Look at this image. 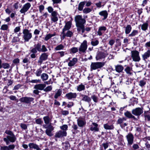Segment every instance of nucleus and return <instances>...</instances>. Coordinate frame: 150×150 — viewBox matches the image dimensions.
<instances>
[{
    "label": "nucleus",
    "mask_w": 150,
    "mask_h": 150,
    "mask_svg": "<svg viewBox=\"0 0 150 150\" xmlns=\"http://www.w3.org/2000/svg\"><path fill=\"white\" fill-rule=\"evenodd\" d=\"M92 124V125H91V127L90 128V130L92 131H98L99 130V129L98 127V124L95 122H93Z\"/></svg>",
    "instance_id": "nucleus-20"
},
{
    "label": "nucleus",
    "mask_w": 150,
    "mask_h": 150,
    "mask_svg": "<svg viewBox=\"0 0 150 150\" xmlns=\"http://www.w3.org/2000/svg\"><path fill=\"white\" fill-rule=\"evenodd\" d=\"M101 3V2L99 1L98 3H96L95 4V5L97 8H100L102 6H104V5H102Z\"/></svg>",
    "instance_id": "nucleus-61"
},
{
    "label": "nucleus",
    "mask_w": 150,
    "mask_h": 150,
    "mask_svg": "<svg viewBox=\"0 0 150 150\" xmlns=\"http://www.w3.org/2000/svg\"><path fill=\"white\" fill-rule=\"evenodd\" d=\"M116 94L121 98L124 99L125 98V95L124 92H121L119 91L116 93Z\"/></svg>",
    "instance_id": "nucleus-28"
},
{
    "label": "nucleus",
    "mask_w": 150,
    "mask_h": 150,
    "mask_svg": "<svg viewBox=\"0 0 150 150\" xmlns=\"http://www.w3.org/2000/svg\"><path fill=\"white\" fill-rule=\"evenodd\" d=\"M132 113L134 115L139 116L143 112V108H137L132 110Z\"/></svg>",
    "instance_id": "nucleus-9"
},
{
    "label": "nucleus",
    "mask_w": 150,
    "mask_h": 150,
    "mask_svg": "<svg viewBox=\"0 0 150 150\" xmlns=\"http://www.w3.org/2000/svg\"><path fill=\"white\" fill-rule=\"evenodd\" d=\"M146 81L144 80H141L139 81V85L141 87H142L146 84Z\"/></svg>",
    "instance_id": "nucleus-54"
},
{
    "label": "nucleus",
    "mask_w": 150,
    "mask_h": 150,
    "mask_svg": "<svg viewBox=\"0 0 150 150\" xmlns=\"http://www.w3.org/2000/svg\"><path fill=\"white\" fill-rule=\"evenodd\" d=\"M48 13L47 12L44 13L42 15L40 16L39 18L42 20H44L47 17Z\"/></svg>",
    "instance_id": "nucleus-43"
},
{
    "label": "nucleus",
    "mask_w": 150,
    "mask_h": 150,
    "mask_svg": "<svg viewBox=\"0 0 150 150\" xmlns=\"http://www.w3.org/2000/svg\"><path fill=\"white\" fill-rule=\"evenodd\" d=\"M21 127L24 129H26L27 128V126L26 124L24 123H21L20 124Z\"/></svg>",
    "instance_id": "nucleus-55"
},
{
    "label": "nucleus",
    "mask_w": 150,
    "mask_h": 150,
    "mask_svg": "<svg viewBox=\"0 0 150 150\" xmlns=\"http://www.w3.org/2000/svg\"><path fill=\"white\" fill-rule=\"evenodd\" d=\"M68 127V126L66 125H64L60 127V129L63 130L62 131H66L67 130Z\"/></svg>",
    "instance_id": "nucleus-51"
},
{
    "label": "nucleus",
    "mask_w": 150,
    "mask_h": 150,
    "mask_svg": "<svg viewBox=\"0 0 150 150\" xmlns=\"http://www.w3.org/2000/svg\"><path fill=\"white\" fill-rule=\"evenodd\" d=\"M92 11L91 9L89 8H85L83 10V12L84 13L87 14L90 12Z\"/></svg>",
    "instance_id": "nucleus-47"
},
{
    "label": "nucleus",
    "mask_w": 150,
    "mask_h": 150,
    "mask_svg": "<svg viewBox=\"0 0 150 150\" xmlns=\"http://www.w3.org/2000/svg\"><path fill=\"white\" fill-rule=\"evenodd\" d=\"M35 122L37 124L39 125L41 124L43 122L41 120V119L40 118H38L36 119L35 120Z\"/></svg>",
    "instance_id": "nucleus-58"
},
{
    "label": "nucleus",
    "mask_w": 150,
    "mask_h": 150,
    "mask_svg": "<svg viewBox=\"0 0 150 150\" xmlns=\"http://www.w3.org/2000/svg\"><path fill=\"white\" fill-rule=\"evenodd\" d=\"M149 22L148 21H146L145 23L141 25V29L142 30L146 31L148 29Z\"/></svg>",
    "instance_id": "nucleus-25"
},
{
    "label": "nucleus",
    "mask_w": 150,
    "mask_h": 150,
    "mask_svg": "<svg viewBox=\"0 0 150 150\" xmlns=\"http://www.w3.org/2000/svg\"><path fill=\"white\" fill-rule=\"evenodd\" d=\"M81 96L82 97L81 100L89 103L91 101L90 97L86 95L81 94Z\"/></svg>",
    "instance_id": "nucleus-19"
},
{
    "label": "nucleus",
    "mask_w": 150,
    "mask_h": 150,
    "mask_svg": "<svg viewBox=\"0 0 150 150\" xmlns=\"http://www.w3.org/2000/svg\"><path fill=\"white\" fill-rule=\"evenodd\" d=\"M62 93V91L60 89L58 90L57 92L55 94L54 96V98L55 99L57 98L58 97L60 96L61 95Z\"/></svg>",
    "instance_id": "nucleus-41"
},
{
    "label": "nucleus",
    "mask_w": 150,
    "mask_h": 150,
    "mask_svg": "<svg viewBox=\"0 0 150 150\" xmlns=\"http://www.w3.org/2000/svg\"><path fill=\"white\" fill-rule=\"evenodd\" d=\"M5 133L8 135L6 136V138H4L3 139L6 145H8L9 144V141L11 142H14L16 141V137L11 131L6 130Z\"/></svg>",
    "instance_id": "nucleus-2"
},
{
    "label": "nucleus",
    "mask_w": 150,
    "mask_h": 150,
    "mask_svg": "<svg viewBox=\"0 0 150 150\" xmlns=\"http://www.w3.org/2000/svg\"><path fill=\"white\" fill-rule=\"evenodd\" d=\"M77 62L78 59L76 57L73 58L69 57L66 60V62H68V66L70 67L74 66Z\"/></svg>",
    "instance_id": "nucleus-6"
},
{
    "label": "nucleus",
    "mask_w": 150,
    "mask_h": 150,
    "mask_svg": "<svg viewBox=\"0 0 150 150\" xmlns=\"http://www.w3.org/2000/svg\"><path fill=\"white\" fill-rule=\"evenodd\" d=\"M58 13L56 11H54L52 13L51 17V20L54 22H55L58 20L57 17Z\"/></svg>",
    "instance_id": "nucleus-14"
},
{
    "label": "nucleus",
    "mask_w": 150,
    "mask_h": 150,
    "mask_svg": "<svg viewBox=\"0 0 150 150\" xmlns=\"http://www.w3.org/2000/svg\"><path fill=\"white\" fill-rule=\"evenodd\" d=\"M8 28V26L7 25H3L1 27V29L3 30H7Z\"/></svg>",
    "instance_id": "nucleus-57"
},
{
    "label": "nucleus",
    "mask_w": 150,
    "mask_h": 150,
    "mask_svg": "<svg viewBox=\"0 0 150 150\" xmlns=\"http://www.w3.org/2000/svg\"><path fill=\"white\" fill-rule=\"evenodd\" d=\"M10 99L12 100H17V102H18V100L17 99L16 97L14 96H11L9 97Z\"/></svg>",
    "instance_id": "nucleus-53"
},
{
    "label": "nucleus",
    "mask_w": 150,
    "mask_h": 150,
    "mask_svg": "<svg viewBox=\"0 0 150 150\" xmlns=\"http://www.w3.org/2000/svg\"><path fill=\"white\" fill-rule=\"evenodd\" d=\"M75 21L77 27V31L81 30L83 31V25L85 23L86 21L85 19L83 18L81 15H77L75 17Z\"/></svg>",
    "instance_id": "nucleus-1"
},
{
    "label": "nucleus",
    "mask_w": 150,
    "mask_h": 150,
    "mask_svg": "<svg viewBox=\"0 0 150 150\" xmlns=\"http://www.w3.org/2000/svg\"><path fill=\"white\" fill-rule=\"evenodd\" d=\"M128 144L131 145L133 143L134 136L131 133H129L126 136Z\"/></svg>",
    "instance_id": "nucleus-15"
},
{
    "label": "nucleus",
    "mask_w": 150,
    "mask_h": 150,
    "mask_svg": "<svg viewBox=\"0 0 150 150\" xmlns=\"http://www.w3.org/2000/svg\"><path fill=\"white\" fill-rule=\"evenodd\" d=\"M33 100L34 98H33L27 97H23L19 99V100L21 102L25 103L27 104L30 103Z\"/></svg>",
    "instance_id": "nucleus-11"
},
{
    "label": "nucleus",
    "mask_w": 150,
    "mask_h": 150,
    "mask_svg": "<svg viewBox=\"0 0 150 150\" xmlns=\"http://www.w3.org/2000/svg\"><path fill=\"white\" fill-rule=\"evenodd\" d=\"M64 48V46L62 44H60L56 47L54 48L55 50L58 51L63 50Z\"/></svg>",
    "instance_id": "nucleus-34"
},
{
    "label": "nucleus",
    "mask_w": 150,
    "mask_h": 150,
    "mask_svg": "<svg viewBox=\"0 0 150 150\" xmlns=\"http://www.w3.org/2000/svg\"><path fill=\"white\" fill-rule=\"evenodd\" d=\"M78 49L77 47H73L71 48L70 50V53H75L78 51Z\"/></svg>",
    "instance_id": "nucleus-45"
},
{
    "label": "nucleus",
    "mask_w": 150,
    "mask_h": 150,
    "mask_svg": "<svg viewBox=\"0 0 150 150\" xmlns=\"http://www.w3.org/2000/svg\"><path fill=\"white\" fill-rule=\"evenodd\" d=\"M138 33L139 32L138 30H133L132 31L130 34L128 35V37H134L137 35Z\"/></svg>",
    "instance_id": "nucleus-30"
},
{
    "label": "nucleus",
    "mask_w": 150,
    "mask_h": 150,
    "mask_svg": "<svg viewBox=\"0 0 150 150\" xmlns=\"http://www.w3.org/2000/svg\"><path fill=\"white\" fill-rule=\"evenodd\" d=\"M87 48V42L86 40L83 41L79 48V52H84Z\"/></svg>",
    "instance_id": "nucleus-10"
},
{
    "label": "nucleus",
    "mask_w": 150,
    "mask_h": 150,
    "mask_svg": "<svg viewBox=\"0 0 150 150\" xmlns=\"http://www.w3.org/2000/svg\"><path fill=\"white\" fill-rule=\"evenodd\" d=\"M124 70L127 74L130 75L132 74L133 71L132 69L130 67H127Z\"/></svg>",
    "instance_id": "nucleus-32"
},
{
    "label": "nucleus",
    "mask_w": 150,
    "mask_h": 150,
    "mask_svg": "<svg viewBox=\"0 0 150 150\" xmlns=\"http://www.w3.org/2000/svg\"><path fill=\"white\" fill-rule=\"evenodd\" d=\"M47 51V49L45 47V45H42V48H41V52H45Z\"/></svg>",
    "instance_id": "nucleus-56"
},
{
    "label": "nucleus",
    "mask_w": 150,
    "mask_h": 150,
    "mask_svg": "<svg viewBox=\"0 0 150 150\" xmlns=\"http://www.w3.org/2000/svg\"><path fill=\"white\" fill-rule=\"evenodd\" d=\"M131 54V57L133 61L138 62L140 60V58L139 55V52L137 51H132Z\"/></svg>",
    "instance_id": "nucleus-4"
},
{
    "label": "nucleus",
    "mask_w": 150,
    "mask_h": 150,
    "mask_svg": "<svg viewBox=\"0 0 150 150\" xmlns=\"http://www.w3.org/2000/svg\"><path fill=\"white\" fill-rule=\"evenodd\" d=\"M86 1H82L80 3L79 5L78 10L81 11L83 10L84 6L86 4Z\"/></svg>",
    "instance_id": "nucleus-35"
},
{
    "label": "nucleus",
    "mask_w": 150,
    "mask_h": 150,
    "mask_svg": "<svg viewBox=\"0 0 150 150\" xmlns=\"http://www.w3.org/2000/svg\"><path fill=\"white\" fill-rule=\"evenodd\" d=\"M28 146L30 148H33L36 149V150H41V149L37 145L33 143H29Z\"/></svg>",
    "instance_id": "nucleus-26"
},
{
    "label": "nucleus",
    "mask_w": 150,
    "mask_h": 150,
    "mask_svg": "<svg viewBox=\"0 0 150 150\" xmlns=\"http://www.w3.org/2000/svg\"><path fill=\"white\" fill-rule=\"evenodd\" d=\"M48 55L46 53H43L41 55L40 57V59H42L43 60H45L47 58Z\"/></svg>",
    "instance_id": "nucleus-39"
},
{
    "label": "nucleus",
    "mask_w": 150,
    "mask_h": 150,
    "mask_svg": "<svg viewBox=\"0 0 150 150\" xmlns=\"http://www.w3.org/2000/svg\"><path fill=\"white\" fill-rule=\"evenodd\" d=\"M91 98L93 99V101L96 103L98 102V99L97 97L95 95H93L91 96Z\"/></svg>",
    "instance_id": "nucleus-60"
},
{
    "label": "nucleus",
    "mask_w": 150,
    "mask_h": 150,
    "mask_svg": "<svg viewBox=\"0 0 150 150\" xmlns=\"http://www.w3.org/2000/svg\"><path fill=\"white\" fill-rule=\"evenodd\" d=\"M45 86L46 85L45 84H40L35 85L34 88L40 90H43Z\"/></svg>",
    "instance_id": "nucleus-21"
},
{
    "label": "nucleus",
    "mask_w": 150,
    "mask_h": 150,
    "mask_svg": "<svg viewBox=\"0 0 150 150\" xmlns=\"http://www.w3.org/2000/svg\"><path fill=\"white\" fill-rule=\"evenodd\" d=\"M53 130V128L52 126L50 125L48 126L47 128L45 131L47 135L49 136H52V131Z\"/></svg>",
    "instance_id": "nucleus-17"
},
{
    "label": "nucleus",
    "mask_w": 150,
    "mask_h": 150,
    "mask_svg": "<svg viewBox=\"0 0 150 150\" xmlns=\"http://www.w3.org/2000/svg\"><path fill=\"white\" fill-rule=\"evenodd\" d=\"M52 89L51 86H48L44 90L45 91L47 92L50 91Z\"/></svg>",
    "instance_id": "nucleus-63"
},
{
    "label": "nucleus",
    "mask_w": 150,
    "mask_h": 150,
    "mask_svg": "<svg viewBox=\"0 0 150 150\" xmlns=\"http://www.w3.org/2000/svg\"><path fill=\"white\" fill-rule=\"evenodd\" d=\"M10 67V65L8 63H4L2 64V67L4 69H8Z\"/></svg>",
    "instance_id": "nucleus-49"
},
{
    "label": "nucleus",
    "mask_w": 150,
    "mask_h": 150,
    "mask_svg": "<svg viewBox=\"0 0 150 150\" xmlns=\"http://www.w3.org/2000/svg\"><path fill=\"white\" fill-rule=\"evenodd\" d=\"M125 33L126 34H129L131 32L132 30V27L131 25L128 24L125 27Z\"/></svg>",
    "instance_id": "nucleus-24"
},
{
    "label": "nucleus",
    "mask_w": 150,
    "mask_h": 150,
    "mask_svg": "<svg viewBox=\"0 0 150 150\" xmlns=\"http://www.w3.org/2000/svg\"><path fill=\"white\" fill-rule=\"evenodd\" d=\"M65 52L61 51L57 52V53L59 54L60 57H62L64 56Z\"/></svg>",
    "instance_id": "nucleus-59"
},
{
    "label": "nucleus",
    "mask_w": 150,
    "mask_h": 150,
    "mask_svg": "<svg viewBox=\"0 0 150 150\" xmlns=\"http://www.w3.org/2000/svg\"><path fill=\"white\" fill-rule=\"evenodd\" d=\"M91 29V28L89 27H87L85 28L84 25H83V31H82L80 29L79 30H78L77 31L79 33H81L82 34L85 32V31H86L87 32L89 31Z\"/></svg>",
    "instance_id": "nucleus-36"
},
{
    "label": "nucleus",
    "mask_w": 150,
    "mask_h": 150,
    "mask_svg": "<svg viewBox=\"0 0 150 150\" xmlns=\"http://www.w3.org/2000/svg\"><path fill=\"white\" fill-rule=\"evenodd\" d=\"M39 11L42 14V11L44 10L45 9L44 6L42 5H40L39 6Z\"/></svg>",
    "instance_id": "nucleus-52"
},
{
    "label": "nucleus",
    "mask_w": 150,
    "mask_h": 150,
    "mask_svg": "<svg viewBox=\"0 0 150 150\" xmlns=\"http://www.w3.org/2000/svg\"><path fill=\"white\" fill-rule=\"evenodd\" d=\"M23 38L26 42H28L32 38V33L28 29H24L23 31Z\"/></svg>",
    "instance_id": "nucleus-3"
},
{
    "label": "nucleus",
    "mask_w": 150,
    "mask_h": 150,
    "mask_svg": "<svg viewBox=\"0 0 150 150\" xmlns=\"http://www.w3.org/2000/svg\"><path fill=\"white\" fill-rule=\"evenodd\" d=\"M43 119L44 120L45 123L46 124H47L50 123V119L48 116L44 117H43Z\"/></svg>",
    "instance_id": "nucleus-42"
},
{
    "label": "nucleus",
    "mask_w": 150,
    "mask_h": 150,
    "mask_svg": "<svg viewBox=\"0 0 150 150\" xmlns=\"http://www.w3.org/2000/svg\"><path fill=\"white\" fill-rule=\"evenodd\" d=\"M34 47L36 48L37 50L39 52H41V45L38 43L34 45Z\"/></svg>",
    "instance_id": "nucleus-44"
},
{
    "label": "nucleus",
    "mask_w": 150,
    "mask_h": 150,
    "mask_svg": "<svg viewBox=\"0 0 150 150\" xmlns=\"http://www.w3.org/2000/svg\"><path fill=\"white\" fill-rule=\"evenodd\" d=\"M150 56V50H148L142 55V57L144 60H145Z\"/></svg>",
    "instance_id": "nucleus-27"
},
{
    "label": "nucleus",
    "mask_w": 150,
    "mask_h": 150,
    "mask_svg": "<svg viewBox=\"0 0 150 150\" xmlns=\"http://www.w3.org/2000/svg\"><path fill=\"white\" fill-rule=\"evenodd\" d=\"M30 52L33 53H36L38 51L37 50L35 47H34L30 50Z\"/></svg>",
    "instance_id": "nucleus-62"
},
{
    "label": "nucleus",
    "mask_w": 150,
    "mask_h": 150,
    "mask_svg": "<svg viewBox=\"0 0 150 150\" xmlns=\"http://www.w3.org/2000/svg\"><path fill=\"white\" fill-rule=\"evenodd\" d=\"M56 35L55 33H54L53 34H51L50 33L46 35L45 38L44 40L45 41H47L49 40L52 37L55 36Z\"/></svg>",
    "instance_id": "nucleus-33"
},
{
    "label": "nucleus",
    "mask_w": 150,
    "mask_h": 150,
    "mask_svg": "<svg viewBox=\"0 0 150 150\" xmlns=\"http://www.w3.org/2000/svg\"><path fill=\"white\" fill-rule=\"evenodd\" d=\"M47 10L49 13H51L54 12L53 8L51 6H49L47 8Z\"/></svg>",
    "instance_id": "nucleus-64"
},
{
    "label": "nucleus",
    "mask_w": 150,
    "mask_h": 150,
    "mask_svg": "<svg viewBox=\"0 0 150 150\" xmlns=\"http://www.w3.org/2000/svg\"><path fill=\"white\" fill-rule=\"evenodd\" d=\"M108 55V54L106 51L103 52L98 51L96 58L97 60L100 59H104Z\"/></svg>",
    "instance_id": "nucleus-5"
},
{
    "label": "nucleus",
    "mask_w": 150,
    "mask_h": 150,
    "mask_svg": "<svg viewBox=\"0 0 150 150\" xmlns=\"http://www.w3.org/2000/svg\"><path fill=\"white\" fill-rule=\"evenodd\" d=\"M85 89V86L82 83L79 85L77 88V90L79 91H81L82 90H84Z\"/></svg>",
    "instance_id": "nucleus-40"
},
{
    "label": "nucleus",
    "mask_w": 150,
    "mask_h": 150,
    "mask_svg": "<svg viewBox=\"0 0 150 150\" xmlns=\"http://www.w3.org/2000/svg\"><path fill=\"white\" fill-rule=\"evenodd\" d=\"M71 23L70 21L66 23L65 25L62 29V31L69 30L71 27Z\"/></svg>",
    "instance_id": "nucleus-23"
},
{
    "label": "nucleus",
    "mask_w": 150,
    "mask_h": 150,
    "mask_svg": "<svg viewBox=\"0 0 150 150\" xmlns=\"http://www.w3.org/2000/svg\"><path fill=\"white\" fill-rule=\"evenodd\" d=\"M106 30V28L105 26H101L99 28L97 33L99 36H101L104 33Z\"/></svg>",
    "instance_id": "nucleus-18"
},
{
    "label": "nucleus",
    "mask_w": 150,
    "mask_h": 150,
    "mask_svg": "<svg viewBox=\"0 0 150 150\" xmlns=\"http://www.w3.org/2000/svg\"><path fill=\"white\" fill-rule=\"evenodd\" d=\"M67 135L66 131L60 130L56 133L54 137L56 138H62L66 137Z\"/></svg>",
    "instance_id": "nucleus-12"
},
{
    "label": "nucleus",
    "mask_w": 150,
    "mask_h": 150,
    "mask_svg": "<svg viewBox=\"0 0 150 150\" xmlns=\"http://www.w3.org/2000/svg\"><path fill=\"white\" fill-rule=\"evenodd\" d=\"M77 123L79 127H82L85 125L86 122L83 120H78Z\"/></svg>",
    "instance_id": "nucleus-37"
},
{
    "label": "nucleus",
    "mask_w": 150,
    "mask_h": 150,
    "mask_svg": "<svg viewBox=\"0 0 150 150\" xmlns=\"http://www.w3.org/2000/svg\"><path fill=\"white\" fill-rule=\"evenodd\" d=\"M31 6V4L28 2L25 4L23 6L22 8L20 10V12L21 13L25 14L26 12H27Z\"/></svg>",
    "instance_id": "nucleus-8"
},
{
    "label": "nucleus",
    "mask_w": 150,
    "mask_h": 150,
    "mask_svg": "<svg viewBox=\"0 0 150 150\" xmlns=\"http://www.w3.org/2000/svg\"><path fill=\"white\" fill-rule=\"evenodd\" d=\"M104 66V64L101 62L92 63L91 65V70H95L100 68Z\"/></svg>",
    "instance_id": "nucleus-7"
},
{
    "label": "nucleus",
    "mask_w": 150,
    "mask_h": 150,
    "mask_svg": "<svg viewBox=\"0 0 150 150\" xmlns=\"http://www.w3.org/2000/svg\"><path fill=\"white\" fill-rule=\"evenodd\" d=\"M126 119L125 117L119 118L117 121V123L118 124H122V123L124 121H125Z\"/></svg>",
    "instance_id": "nucleus-46"
},
{
    "label": "nucleus",
    "mask_w": 150,
    "mask_h": 150,
    "mask_svg": "<svg viewBox=\"0 0 150 150\" xmlns=\"http://www.w3.org/2000/svg\"><path fill=\"white\" fill-rule=\"evenodd\" d=\"M77 94L76 93L70 92L66 95L65 97L68 99L75 98H76Z\"/></svg>",
    "instance_id": "nucleus-16"
},
{
    "label": "nucleus",
    "mask_w": 150,
    "mask_h": 150,
    "mask_svg": "<svg viewBox=\"0 0 150 150\" xmlns=\"http://www.w3.org/2000/svg\"><path fill=\"white\" fill-rule=\"evenodd\" d=\"M62 38L64 39L66 37H71L73 35L72 32L69 30L62 31Z\"/></svg>",
    "instance_id": "nucleus-13"
},
{
    "label": "nucleus",
    "mask_w": 150,
    "mask_h": 150,
    "mask_svg": "<svg viewBox=\"0 0 150 150\" xmlns=\"http://www.w3.org/2000/svg\"><path fill=\"white\" fill-rule=\"evenodd\" d=\"M62 144L65 147V149L66 150L68 149L70 146V144L68 142H66L65 143H62Z\"/></svg>",
    "instance_id": "nucleus-50"
},
{
    "label": "nucleus",
    "mask_w": 150,
    "mask_h": 150,
    "mask_svg": "<svg viewBox=\"0 0 150 150\" xmlns=\"http://www.w3.org/2000/svg\"><path fill=\"white\" fill-rule=\"evenodd\" d=\"M99 14L100 16H103V20H105L107 18L108 14L106 10H104L99 12Z\"/></svg>",
    "instance_id": "nucleus-22"
},
{
    "label": "nucleus",
    "mask_w": 150,
    "mask_h": 150,
    "mask_svg": "<svg viewBox=\"0 0 150 150\" xmlns=\"http://www.w3.org/2000/svg\"><path fill=\"white\" fill-rule=\"evenodd\" d=\"M104 128L106 129H113L114 128V126L113 124L110 125H109L108 123L105 124L103 125Z\"/></svg>",
    "instance_id": "nucleus-29"
},
{
    "label": "nucleus",
    "mask_w": 150,
    "mask_h": 150,
    "mask_svg": "<svg viewBox=\"0 0 150 150\" xmlns=\"http://www.w3.org/2000/svg\"><path fill=\"white\" fill-rule=\"evenodd\" d=\"M124 69L123 67L121 65H117L115 66V69L116 71L120 73Z\"/></svg>",
    "instance_id": "nucleus-31"
},
{
    "label": "nucleus",
    "mask_w": 150,
    "mask_h": 150,
    "mask_svg": "<svg viewBox=\"0 0 150 150\" xmlns=\"http://www.w3.org/2000/svg\"><path fill=\"white\" fill-rule=\"evenodd\" d=\"M99 43V41L98 40H96L95 41H92L91 42V44L93 46H96L98 45Z\"/></svg>",
    "instance_id": "nucleus-48"
},
{
    "label": "nucleus",
    "mask_w": 150,
    "mask_h": 150,
    "mask_svg": "<svg viewBox=\"0 0 150 150\" xmlns=\"http://www.w3.org/2000/svg\"><path fill=\"white\" fill-rule=\"evenodd\" d=\"M125 115L129 118H135V117L132 115L128 111H127L125 113Z\"/></svg>",
    "instance_id": "nucleus-38"
}]
</instances>
